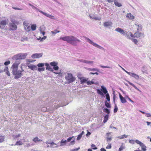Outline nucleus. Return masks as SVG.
<instances>
[{
	"label": "nucleus",
	"instance_id": "1",
	"mask_svg": "<svg viewBox=\"0 0 151 151\" xmlns=\"http://www.w3.org/2000/svg\"><path fill=\"white\" fill-rule=\"evenodd\" d=\"M19 64V62L14 63L12 65L11 69L12 70V74L15 76V79H18L20 78L22 75V72L24 71L22 67H21V70H18V67Z\"/></svg>",
	"mask_w": 151,
	"mask_h": 151
},
{
	"label": "nucleus",
	"instance_id": "2",
	"mask_svg": "<svg viewBox=\"0 0 151 151\" xmlns=\"http://www.w3.org/2000/svg\"><path fill=\"white\" fill-rule=\"evenodd\" d=\"M60 40L68 42L72 45L76 46L78 42H80L81 41L78 39L76 37L73 36H66L64 37H61Z\"/></svg>",
	"mask_w": 151,
	"mask_h": 151
},
{
	"label": "nucleus",
	"instance_id": "3",
	"mask_svg": "<svg viewBox=\"0 0 151 151\" xmlns=\"http://www.w3.org/2000/svg\"><path fill=\"white\" fill-rule=\"evenodd\" d=\"M27 55V53H19L14 55L12 58V59L16 60L15 63L17 62V63L19 62V64L20 62V60L25 59Z\"/></svg>",
	"mask_w": 151,
	"mask_h": 151
},
{
	"label": "nucleus",
	"instance_id": "4",
	"mask_svg": "<svg viewBox=\"0 0 151 151\" xmlns=\"http://www.w3.org/2000/svg\"><path fill=\"white\" fill-rule=\"evenodd\" d=\"M83 37L85 38V40H87V41L89 43L93 45V46H95V47H97L99 49L102 50L104 51H105V49L103 47L97 44L96 43L92 41L90 39H89L88 38L85 36H84Z\"/></svg>",
	"mask_w": 151,
	"mask_h": 151
},
{
	"label": "nucleus",
	"instance_id": "5",
	"mask_svg": "<svg viewBox=\"0 0 151 151\" xmlns=\"http://www.w3.org/2000/svg\"><path fill=\"white\" fill-rule=\"evenodd\" d=\"M65 79L68 81V83H70L73 82L76 80V78L73 77L71 73H68L66 75Z\"/></svg>",
	"mask_w": 151,
	"mask_h": 151
},
{
	"label": "nucleus",
	"instance_id": "6",
	"mask_svg": "<svg viewBox=\"0 0 151 151\" xmlns=\"http://www.w3.org/2000/svg\"><path fill=\"white\" fill-rule=\"evenodd\" d=\"M139 31H137V32L134 33V36L137 38L141 39L144 37L145 36L144 34L143 33H141L139 32Z\"/></svg>",
	"mask_w": 151,
	"mask_h": 151
},
{
	"label": "nucleus",
	"instance_id": "7",
	"mask_svg": "<svg viewBox=\"0 0 151 151\" xmlns=\"http://www.w3.org/2000/svg\"><path fill=\"white\" fill-rule=\"evenodd\" d=\"M35 9L37 11H38L40 12L41 13L43 14V15H45V16L50 18L51 19H54V16H52L51 15H50L44 12H43L42 11L40 10L39 9L37 8L36 7Z\"/></svg>",
	"mask_w": 151,
	"mask_h": 151
},
{
	"label": "nucleus",
	"instance_id": "8",
	"mask_svg": "<svg viewBox=\"0 0 151 151\" xmlns=\"http://www.w3.org/2000/svg\"><path fill=\"white\" fill-rule=\"evenodd\" d=\"M16 24L14 23H9V30L12 31L16 30L17 28V26Z\"/></svg>",
	"mask_w": 151,
	"mask_h": 151
},
{
	"label": "nucleus",
	"instance_id": "9",
	"mask_svg": "<svg viewBox=\"0 0 151 151\" xmlns=\"http://www.w3.org/2000/svg\"><path fill=\"white\" fill-rule=\"evenodd\" d=\"M129 39H132V38L134 37V35L131 32L128 33L127 32H125L124 34L123 35Z\"/></svg>",
	"mask_w": 151,
	"mask_h": 151
},
{
	"label": "nucleus",
	"instance_id": "10",
	"mask_svg": "<svg viewBox=\"0 0 151 151\" xmlns=\"http://www.w3.org/2000/svg\"><path fill=\"white\" fill-rule=\"evenodd\" d=\"M42 53H36L32 54L31 56V57L32 58H38L42 57Z\"/></svg>",
	"mask_w": 151,
	"mask_h": 151
},
{
	"label": "nucleus",
	"instance_id": "11",
	"mask_svg": "<svg viewBox=\"0 0 151 151\" xmlns=\"http://www.w3.org/2000/svg\"><path fill=\"white\" fill-rule=\"evenodd\" d=\"M129 75L137 80H138L139 79V76L134 73L129 72Z\"/></svg>",
	"mask_w": 151,
	"mask_h": 151
},
{
	"label": "nucleus",
	"instance_id": "12",
	"mask_svg": "<svg viewBox=\"0 0 151 151\" xmlns=\"http://www.w3.org/2000/svg\"><path fill=\"white\" fill-rule=\"evenodd\" d=\"M8 23V19H6L4 20H0V24L2 26H5Z\"/></svg>",
	"mask_w": 151,
	"mask_h": 151
},
{
	"label": "nucleus",
	"instance_id": "13",
	"mask_svg": "<svg viewBox=\"0 0 151 151\" xmlns=\"http://www.w3.org/2000/svg\"><path fill=\"white\" fill-rule=\"evenodd\" d=\"M115 31L119 32L123 35L124 34L125 31L122 29L121 28L118 27L115 29Z\"/></svg>",
	"mask_w": 151,
	"mask_h": 151
},
{
	"label": "nucleus",
	"instance_id": "14",
	"mask_svg": "<svg viewBox=\"0 0 151 151\" xmlns=\"http://www.w3.org/2000/svg\"><path fill=\"white\" fill-rule=\"evenodd\" d=\"M113 24L111 22H104L103 24V25L105 27H109V26H111Z\"/></svg>",
	"mask_w": 151,
	"mask_h": 151
},
{
	"label": "nucleus",
	"instance_id": "15",
	"mask_svg": "<svg viewBox=\"0 0 151 151\" xmlns=\"http://www.w3.org/2000/svg\"><path fill=\"white\" fill-rule=\"evenodd\" d=\"M119 98L120 99L121 102L122 103H124L127 102V101L123 97L121 94L120 93L119 94Z\"/></svg>",
	"mask_w": 151,
	"mask_h": 151
},
{
	"label": "nucleus",
	"instance_id": "16",
	"mask_svg": "<svg viewBox=\"0 0 151 151\" xmlns=\"http://www.w3.org/2000/svg\"><path fill=\"white\" fill-rule=\"evenodd\" d=\"M28 67L29 68L33 70H36L37 68L36 66L33 65H30L28 66Z\"/></svg>",
	"mask_w": 151,
	"mask_h": 151
},
{
	"label": "nucleus",
	"instance_id": "17",
	"mask_svg": "<svg viewBox=\"0 0 151 151\" xmlns=\"http://www.w3.org/2000/svg\"><path fill=\"white\" fill-rule=\"evenodd\" d=\"M135 25L137 27V31H140L142 29V25L141 24H139L138 23L135 24Z\"/></svg>",
	"mask_w": 151,
	"mask_h": 151
},
{
	"label": "nucleus",
	"instance_id": "18",
	"mask_svg": "<svg viewBox=\"0 0 151 151\" xmlns=\"http://www.w3.org/2000/svg\"><path fill=\"white\" fill-rule=\"evenodd\" d=\"M126 17L127 18H129V19L132 20L134 19V17L131 13L127 14L126 15Z\"/></svg>",
	"mask_w": 151,
	"mask_h": 151
},
{
	"label": "nucleus",
	"instance_id": "19",
	"mask_svg": "<svg viewBox=\"0 0 151 151\" xmlns=\"http://www.w3.org/2000/svg\"><path fill=\"white\" fill-rule=\"evenodd\" d=\"M141 71L143 73H147V68L145 66H143L141 68Z\"/></svg>",
	"mask_w": 151,
	"mask_h": 151
},
{
	"label": "nucleus",
	"instance_id": "20",
	"mask_svg": "<svg viewBox=\"0 0 151 151\" xmlns=\"http://www.w3.org/2000/svg\"><path fill=\"white\" fill-rule=\"evenodd\" d=\"M89 17L91 18L95 19V20H100L101 18L99 17L95 16L94 15H93L92 16L90 15Z\"/></svg>",
	"mask_w": 151,
	"mask_h": 151
},
{
	"label": "nucleus",
	"instance_id": "21",
	"mask_svg": "<svg viewBox=\"0 0 151 151\" xmlns=\"http://www.w3.org/2000/svg\"><path fill=\"white\" fill-rule=\"evenodd\" d=\"M101 90L104 94H106L108 93V91L105 87L104 86H101Z\"/></svg>",
	"mask_w": 151,
	"mask_h": 151
},
{
	"label": "nucleus",
	"instance_id": "22",
	"mask_svg": "<svg viewBox=\"0 0 151 151\" xmlns=\"http://www.w3.org/2000/svg\"><path fill=\"white\" fill-rule=\"evenodd\" d=\"M8 68L7 67H5L4 68V71L6 73L8 76H10V74L9 72V71L8 70Z\"/></svg>",
	"mask_w": 151,
	"mask_h": 151
},
{
	"label": "nucleus",
	"instance_id": "23",
	"mask_svg": "<svg viewBox=\"0 0 151 151\" xmlns=\"http://www.w3.org/2000/svg\"><path fill=\"white\" fill-rule=\"evenodd\" d=\"M114 2L115 5L118 7H120L122 6V5L120 3H119L118 2L117 0H114Z\"/></svg>",
	"mask_w": 151,
	"mask_h": 151
},
{
	"label": "nucleus",
	"instance_id": "24",
	"mask_svg": "<svg viewBox=\"0 0 151 151\" xmlns=\"http://www.w3.org/2000/svg\"><path fill=\"white\" fill-rule=\"evenodd\" d=\"M140 146L141 147L143 151L146 150V147L144 143H142L140 145Z\"/></svg>",
	"mask_w": 151,
	"mask_h": 151
},
{
	"label": "nucleus",
	"instance_id": "25",
	"mask_svg": "<svg viewBox=\"0 0 151 151\" xmlns=\"http://www.w3.org/2000/svg\"><path fill=\"white\" fill-rule=\"evenodd\" d=\"M128 136V135H126L125 134H124L120 136H118L117 138L120 139H123L124 138H127Z\"/></svg>",
	"mask_w": 151,
	"mask_h": 151
},
{
	"label": "nucleus",
	"instance_id": "26",
	"mask_svg": "<svg viewBox=\"0 0 151 151\" xmlns=\"http://www.w3.org/2000/svg\"><path fill=\"white\" fill-rule=\"evenodd\" d=\"M50 147L52 148H54L56 147H58V145L54 143V142H52L50 143Z\"/></svg>",
	"mask_w": 151,
	"mask_h": 151
},
{
	"label": "nucleus",
	"instance_id": "27",
	"mask_svg": "<svg viewBox=\"0 0 151 151\" xmlns=\"http://www.w3.org/2000/svg\"><path fill=\"white\" fill-rule=\"evenodd\" d=\"M33 141L36 143L37 142L42 141V140L38 138L37 137H36L33 139Z\"/></svg>",
	"mask_w": 151,
	"mask_h": 151
},
{
	"label": "nucleus",
	"instance_id": "28",
	"mask_svg": "<svg viewBox=\"0 0 151 151\" xmlns=\"http://www.w3.org/2000/svg\"><path fill=\"white\" fill-rule=\"evenodd\" d=\"M109 118V115L108 114H106L105 115V116H104V120H103V122L105 123L108 120Z\"/></svg>",
	"mask_w": 151,
	"mask_h": 151
},
{
	"label": "nucleus",
	"instance_id": "29",
	"mask_svg": "<svg viewBox=\"0 0 151 151\" xmlns=\"http://www.w3.org/2000/svg\"><path fill=\"white\" fill-rule=\"evenodd\" d=\"M67 142V140H63V139H62L60 141V146H62L65 145Z\"/></svg>",
	"mask_w": 151,
	"mask_h": 151
},
{
	"label": "nucleus",
	"instance_id": "30",
	"mask_svg": "<svg viewBox=\"0 0 151 151\" xmlns=\"http://www.w3.org/2000/svg\"><path fill=\"white\" fill-rule=\"evenodd\" d=\"M37 26L36 24H32L31 26V29L32 31H35L36 30V28Z\"/></svg>",
	"mask_w": 151,
	"mask_h": 151
},
{
	"label": "nucleus",
	"instance_id": "31",
	"mask_svg": "<svg viewBox=\"0 0 151 151\" xmlns=\"http://www.w3.org/2000/svg\"><path fill=\"white\" fill-rule=\"evenodd\" d=\"M128 82L129 84L132 86L135 89H136L137 91H140V90L139 89H138L136 86L133 83H131L129 81H128Z\"/></svg>",
	"mask_w": 151,
	"mask_h": 151
},
{
	"label": "nucleus",
	"instance_id": "32",
	"mask_svg": "<svg viewBox=\"0 0 151 151\" xmlns=\"http://www.w3.org/2000/svg\"><path fill=\"white\" fill-rule=\"evenodd\" d=\"M96 91L97 92V93L101 96H104V94L101 91V90L99 89H96Z\"/></svg>",
	"mask_w": 151,
	"mask_h": 151
},
{
	"label": "nucleus",
	"instance_id": "33",
	"mask_svg": "<svg viewBox=\"0 0 151 151\" xmlns=\"http://www.w3.org/2000/svg\"><path fill=\"white\" fill-rule=\"evenodd\" d=\"M50 65L53 66V67L54 66H56V65H58V62L54 61V62H51L50 63Z\"/></svg>",
	"mask_w": 151,
	"mask_h": 151
},
{
	"label": "nucleus",
	"instance_id": "34",
	"mask_svg": "<svg viewBox=\"0 0 151 151\" xmlns=\"http://www.w3.org/2000/svg\"><path fill=\"white\" fill-rule=\"evenodd\" d=\"M105 106L108 108H110L111 107V105L109 103L107 102V101H105Z\"/></svg>",
	"mask_w": 151,
	"mask_h": 151
},
{
	"label": "nucleus",
	"instance_id": "35",
	"mask_svg": "<svg viewBox=\"0 0 151 151\" xmlns=\"http://www.w3.org/2000/svg\"><path fill=\"white\" fill-rule=\"evenodd\" d=\"M24 27V29L26 28L27 26H29V23L26 21H24L23 23Z\"/></svg>",
	"mask_w": 151,
	"mask_h": 151
},
{
	"label": "nucleus",
	"instance_id": "36",
	"mask_svg": "<svg viewBox=\"0 0 151 151\" xmlns=\"http://www.w3.org/2000/svg\"><path fill=\"white\" fill-rule=\"evenodd\" d=\"M22 145V142L21 141H17L15 144L14 145Z\"/></svg>",
	"mask_w": 151,
	"mask_h": 151
},
{
	"label": "nucleus",
	"instance_id": "37",
	"mask_svg": "<svg viewBox=\"0 0 151 151\" xmlns=\"http://www.w3.org/2000/svg\"><path fill=\"white\" fill-rule=\"evenodd\" d=\"M87 83L88 85H91V84H97L96 83H94L93 81V80L91 81H87Z\"/></svg>",
	"mask_w": 151,
	"mask_h": 151
},
{
	"label": "nucleus",
	"instance_id": "38",
	"mask_svg": "<svg viewBox=\"0 0 151 151\" xmlns=\"http://www.w3.org/2000/svg\"><path fill=\"white\" fill-rule=\"evenodd\" d=\"M44 63H40L37 64V66L39 68L43 67L44 66Z\"/></svg>",
	"mask_w": 151,
	"mask_h": 151
},
{
	"label": "nucleus",
	"instance_id": "39",
	"mask_svg": "<svg viewBox=\"0 0 151 151\" xmlns=\"http://www.w3.org/2000/svg\"><path fill=\"white\" fill-rule=\"evenodd\" d=\"M46 69L50 71H53L52 68L50 65H49L48 67H46Z\"/></svg>",
	"mask_w": 151,
	"mask_h": 151
},
{
	"label": "nucleus",
	"instance_id": "40",
	"mask_svg": "<svg viewBox=\"0 0 151 151\" xmlns=\"http://www.w3.org/2000/svg\"><path fill=\"white\" fill-rule=\"evenodd\" d=\"M4 137L3 136H0V143H1L4 141Z\"/></svg>",
	"mask_w": 151,
	"mask_h": 151
},
{
	"label": "nucleus",
	"instance_id": "41",
	"mask_svg": "<svg viewBox=\"0 0 151 151\" xmlns=\"http://www.w3.org/2000/svg\"><path fill=\"white\" fill-rule=\"evenodd\" d=\"M104 111H105L108 114H109L110 113V110L106 108H105L104 109Z\"/></svg>",
	"mask_w": 151,
	"mask_h": 151
},
{
	"label": "nucleus",
	"instance_id": "42",
	"mask_svg": "<svg viewBox=\"0 0 151 151\" xmlns=\"http://www.w3.org/2000/svg\"><path fill=\"white\" fill-rule=\"evenodd\" d=\"M118 109L117 105L116 104H115L114 106V112L116 113Z\"/></svg>",
	"mask_w": 151,
	"mask_h": 151
},
{
	"label": "nucleus",
	"instance_id": "43",
	"mask_svg": "<svg viewBox=\"0 0 151 151\" xmlns=\"http://www.w3.org/2000/svg\"><path fill=\"white\" fill-rule=\"evenodd\" d=\"M37 70L39 72L43 71L45 70V68L43 67L42 68H38Z\"/></svg>",
	"mask_w": 151,
	"mask_h": 151
},
{
	"label": "nucleus",
	"instance_id": "44",
	"mask_svg": "<svg viewBox=\"0 0 151 151\" xmlns=\"http://www.w3.org/2000/svg\"><path fill=\"white\" fill-rule=\"evenodd\" d=\"M93 61H88V60H86V62L85 63H86V64H91V65L92 64V65H93Z\"/></svg>",
	"mask_w": 151,
	"mask_h": 151
},
{
	"label": "nucleus",
	"instance_id": "45",
	"mask_svg": "<svg viewBox=\"0 0 151 151\" xmlns=\"http://www.w3.org/2000/svg\"><path fill=\"white\" fill-rule=\"evenodd\" d=\"M24 29L26 31H29L31 30V27L29 26H27V27L25 28Z\"/></svg>",
	"mask_w": 151,
	"mask_h": 151
},
{
	"label": "nucleus",
	"instance_id": "46",
	"mask_svg": "<svg viewBox=\"0 0 151 151\" xmlns=\"http://www.w3.org/2000/svg\"><path fill=\"white\" fill-rule=\"evenodd\" d=\"M135 142L136 143L139 145L140 146L142 143L138 139H136L135 140Z\"/></svg>",
	"mask_w": 151,
	"mask_h": 151
},
{
	"label": "nucleus",
	"instance_id": "47",
	"mask_svg": "<svg viewBox=\"0 0 151 151\" xmlns=\"http://www.w3.org/2000/svg\"><path fill=\"white\" fill-rule=\"evenodd\" d=\"M132 39H131L132 40V41L135 44H137V43L138 42V41L136 39H133L134 38H132Z\"/></svg>",
	"mask_w": 151,
	"mask_h": 151
},
{
	"label": "nucleus",
	"instance_id": "48",
	"mask_svg": "<svg viewBox=\"0 0 151 151\" xmlns=\"http://www.w3.org/2000/svg\"><path fill=\"white\" fill-rule=\"evenodd\" d=\"M45 28L43 27H40V33H42V32L45 30Z\"/></svg>",
	"mask_w": 151,
	"mask_h": 151
},
{
	"label": "nucleus",
	"instance_id": "49",
	"mask_svg": "<svg viewBox=\"0 0 151 151\" xmlns=\"http://www.w3.org/2000/svg\"><path fill=\"white\" fill-rule=\"evenodd\" d=\"M47 38V37L45 36H44L43 37L41 38V37H40L39 39H38V40H40V39H41L40 41L42 42L43 41V40H45Z\"/></svg>",
	"mask_w": 151,
	"mask_h": 151
},
{
	"label": "nucleus",
	"instance_id": "50",
	"mask_svg": "<svg viewBox=\"0 0 151 151\" xmlns=\"http://www.w3.org/2000/svg\"><path fill=\"white\" fill-rule=\"evenodd\" d=\"M125 148V147L124 146H123L122 145L120 146V148H119V151H121L123 149H124Z\"/></svg>",
	"mask_w": 151,
	"mask_h": 151
},
{
	"label": "nucleus",
	"instance_id": "51",
	"mask_svg": "<svg viewBox=\"0 0 151 151\" xmlns=\"http://www.w3.org/2000/svg\"><path fill=\"white\" fill-rule=\"evenodd\" d=\"M74 138V136H73L72 137H69L67 139V142H70L71 140L72 139Z\"/></svg>",
	"mask_w": 151,
	"mask_h": 151
},
{
	"label": "nucleus",
	"instance_id": "52",
	"mask_svg": "<svg viewBox=\"0 0 151 151\" xmlns=\"http://www.w3.org/2000/svg\"><path fill=\"white\" fill-rule=\"evenodd\" d=\"M87 81V80H86V79H83L81 81V84H83V83L85 82L86 81Z\"/></svg>",
	"mask_w": 151,
	"mask_h": 151
},
{
	"label": "nucleus",
	"instance_id": "53",
	"mask_svg": "<svg viewBox=\"0 0 151 151\" xmlns=\"http://www.w3.org/2000/svg\"><path fill=\"white\" fill-rule=\"evenodd\" d=\"M53 69L55 70H58L59 69V67L58 66V65H56V66H54L53 67Z\"/></svg>",
	"mask_w": 151,
	"mask_h": 151
},
{
	"label": "nucleus",
	"instance_id": "54",
	"mask_svg": "<svg viewBox=\"0 0 151 151\" xmlns=\"http://www.w3.org/2000/svg\"><path fill=\"white\" fill-rule=\"evenodd\" d=\"M95 145L94 144H92L91 145V147H92V149L93 150H96L97 149V147H95Z\"/></svg>",
	"mask_w": 151,
	"mask_h": 151
},
{
	"label": "nucleus",
	"instance_id": "55",
	"mask_svg": "<svg viewBox=\"0 0 151 151\" xmlns=\"http://www.w3.org/2000/svg\"><path fill=\"white\" fill-rule=\"evenodd\" d=\"M91 71H97V72H99V70L98 68H92Z\"/></svg>",
	"mask_w": 151,
	"mask_h": 151
},
{
	"label": "nucleus",
	"instance_id": "56",
	"mask_svg": "<svg viewBox=\"0 0 151 151\" xmlns=\"http://www.w3.org/2000/svg\"><path fill=\"white\" fill-rule=\"evenodd\" d=\"M11 22H11V23H16L17 24L18 23V22L17 21L15 20H14L12 19V20H11Z\"/></svg>",
	"mask_w": 151,
	"mask_h": 151
},
{
	"label": "nucleus",
	"instance_id": "57",
	"mask_svg": "<svg viewBox=\"0 0 151 151\" xmlns=\"http://www.w3.org/2000/svg\"><path fill=\"white\" fill-rule=\"evenodd\" d=\"M78 61H79V62H82V63H85L86 62V60H83V59H80V60H78Z\"/></svg>",
	"mask_w": 151,
	"mask_h": 151
},
{
	"label": "nucleus",
	"instance_id": "58",
	"mask_svg": "<svg viewBox=\"0 0 151 151\" xmlns=\"http://www.w3.org/2000/svg\"><path fill=\"white\" fill-rule=\"evenodd\" d=\"M75 141L74 140V139L73 140V141H71L69 145H73L75 144Z\"/></svg>",
	"mask_w": 151,
	"mask_h": 151
},
{
	"label": "nucleus",
	"instance_id": "59",
	"mask_svg": "<svg viewBox=\"0 0 151 151\" xmlns=\"http://www.w3.org/2000/svg\"><path fill=\"white\" fill-rule=\"evenodd\" d=\"M129 142L132 144H134V140L133 139L130 140L129 141Z\"/></svg>",
	"mask_w": 151,
	"mask_h": 151
},
{
	"label": "nucleus",
	"instance_id": "60",
	"mask_svg": "<svg viewBox=\"0 0 151 151\" xmlns=\"http://www.w3.org/2000/svg\"><path fill=\"white\" fill-rule=\"evenodd\" d=\"M82 136L80 134L78 136V137L77 138V139L78 140H79L81 138Z\"/></svg>",
	"mask_w": 151,
	"mask_h": 151
},
{
	"label": "nucleus",
	"instance_id": "61",
	"mask_svg": "<svg viewBox=\"0 0 151 151\" xmlns=\"http://www.w3.org/2000/svg\"><path fill=\"white\" fill-rule=\"evenodd\" d=\"M10 63V62L9 61H7L5 62L4 63V64L5 65H7L9 64Z\"/></svg>",
	"mask_w": 151,
	"mask_h": 151
},
{
	"label": "nucleus",
	"instance_id": "62",
	"mask_svg": "<svg viewBox=\"0 0 151 151\" xmlns=\"http://www.w3.org/2000/svg\"><path fill=\"white\" fill-rule=\"evenodd\" d=\"M100 67L101 68H110V67L108 66H104L103 65H100Z\"/></svg>",
	"mask_w": 151,
	"mask_h": 151
},
{
	"label": "nucleus",
	"instance_id": "63",
	"mask_svg": "<svg viewBox=\"0 0 151 151\" xmlns=\"http://www.w3.org/2000/svg\"><path fill=\"white\" fill-rule=\"evenodd\" d=\"M55 32L54 31H51V32L53 34H56L57 33H59L60 32V31H57L56 30H55Z\"/></svg>",
	"mask_w": 151,
	"mask_h": 151
},
{
	"label": "nucleus",
	"instance_id": "64",
	"mask_svg": "<svg viewBox=\"0 0 151 151\" xmlns=\"http://www.w3.org/2000/svg\"><path fill=\"white\" fill-rule=\"evenodd\" d=\"M80 149L79 147H78V148H76V149H72V150H70L71 151H77L78 150Z\"/></svg>",
	"mask_w": 151,
	"mask_h": 151
}]
</instances>
